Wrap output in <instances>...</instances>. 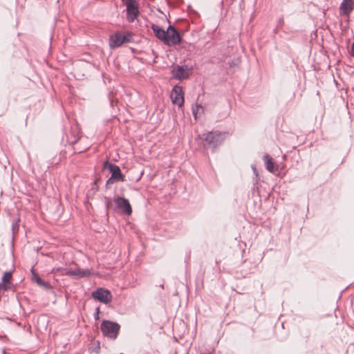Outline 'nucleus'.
I'll use <instances>...</instances> for the list:
<instances>
[{"instance_id":"4be33fe9","label":"nucleus","mask_w":354,"mask_h":354,"mask_svg":"<svg viewBox=\"0 0 354 354\" xmlns=\"http://www.w3.org/2000/svg\"><path fill=\"white\" fill-rule=\"evenodd\" d=\"M351 55L352 56H354V42L352 44V46H351Z\"/></svg>"},{"instance_id":"b1692460","label":"nucleus","mask_w":354,"mask_h":354,"mask_svg":"<svg viewBox=\"0 0 354 354\" xmlns=\"http://www.w3.org/2000/svg\"><path fill=\"white\" fill-rule=\"evenodd\" d=\"M62 270H64L62 268H57V271H58V272L62 271Z\"/></svg>"},{"instance_id":"6e6552de","label":"nucleus","mask_w":354,"mask_h":354,"mask_svg":"<svg viewBox=\"0 0 354 354\" xmlns=\"http://www.w3.org/2000/svg\"><path fill=\"white\" fill-rule=\"evenodd\" d=\"M113 201L117 207L121 209L124 214L128 216L131 214L132 209L128 199L120 196H115Z\"/></svg>"},{"instance_id":"a211bd4d","label":"nucleus","mask_w":354,"mask_h":354,"mask_svg":"<svg viewBox=\"0 0 354 354\" xmlns=\"http://www.w3.org/2000/svg\"><path fill=\"white\" fill-rule=\"evenodd\" d=\"M203 109V107H202L201 105L197 106L196 109H195V108H193V109H192V113H193V115H194L195 119H196V114H197V113H196V112H197V111H198V109Z\"/></svg>"},{"instance_id":"ddd939ff","label":"nucleus","mask_w":354,"mask_h":354,"mask_svg":"<svg viewBox=\"0 0 354 354\" xmlns=\"http://www.w3.org/2000/svg\"><path fill=\"white\" fill-rule=\"evenodd\" d=\"M151 29L153 30L156 37L165 43V40H167V32L163 30L162 28L159 27L157 25L152 24Z\"/></svg>"},{"instance_id":"9b49d317","label":"nucleus","mask_w":354,"mask_h":354,"mask_svg":"<svg viewBox=\"0 0 354 354\" xmlns=\"http://www.w3.org/2000/svg\"><path fill=\"white\" fill-rule=\"evenodd\" d=\"M354 9V0H343L339 6L341 15L348 16Z\"/></svg>"},{"instance_id":"dca6fc26","label":"nucleus","mask_w":354,"mask_h":354,"mask_svg":"<svg viewBox=\"0 0 354 354\" xmlns=\"http://www.w3.org/2000/svg\"><path fill=\"white\" fill-rule=\"evenodd\" d=\"M79 140L78 134H75L74 132H71V137H68L67 140L70 145L75 144Z\"/></svg>"},{"instance_id":"393cba45","label":"nucleus","mask_w":354,"mask_h":354,"mask_svg":"<svg viewBox=\"0 0 354 354\" xmlns=\"http://www.w3.org/2000/svg\"><path fill=\"white\" fill-rule=\"evenodd\" d=\"M283 19H280L279 23H283Z\"/></svg>"},{"instance_id":"5701e85b","label":"nucleus","mask_w":354,"mask_h":354,"mask_svg":"<svg viewBox=\"0 0 354 354\" xmlns=\"http://www.w3.org/2000/svg\"><path fill=\"white\" fill-rule=\"evenodd\" d=\"M252 168L254 172L256 173L257 172V169H256L255 166H252Z\"/></svg>"},{"instance_id":"6ab92c4d","label":"nucleus","mask_w":354,"mask_h":354,"mask_svg":"<svg viewBox=\"0 0 354 354\" xmlns=\"http://www.w3.org/2000/svg\"><path fill=\"white\" fill-rule=\"evenodd\" d=\"M117 180L115 179H113L112 177L111 176L106 182V188H108V186L110 185V184H113V183L116 182Z\"/></svg>"},{"instance_id":"bb28decb","label":"nucleus","mask_w":354,"mask_h":354,"mask_svg":"<svg viewBox=\"0 0 354 354\" xmlns=\"http://www.w3.org/2000/svg\"><path fill=\"white\" fill-rule=\"evenodd\" d=\"M97 317H98V310L96 312Z\"/></svg>"},{"instance_id":"4468645a","label":"nucleus","mask_w":354,"mask_h":354,"mask_svg":"<svg viewBox=\"0 0 354 354\" xmlns=\"http://www.w3.org/2000/svg\"><path fill=\"white\" fill-rule=\"evenodd\" d=\"M263 160L266 164V169L270 172H274L278 170V166L275 165L272 158L268 154L263 156Z\"/></svg>"},{"instance_id":"412c9836","label":"nucleus","mask_w":354,"mask_h":354,"mask_svg":"<svg viewBox=\"0 0 354 354\" xmlns=\"http://www.w3.org/2000/svg\"><path fill=\"white\" fill-rule=\"evenodd\" d=\"M19 221V219L17 220V221L15 223H13L12 224V230L14 231L15 229H18V227H19V225H18V221Z\"/></svg>"},{"instance_id":"f03ea898","label":"nucleus","mask_w":354,"mask_h":354,"mask_svg":"<svg viewBox=\"0 0 354 354\" xmlns=\"http://www.w3.org/2000/svg\"><path fill=\"white\" fill-rule=\"evenodd\" d=\"M103 335L111 339H115L118 337L120 326L109 320H104L100 326Z\"/></svg>"},{"instance_id":"f8f14e48","label":"nucleus","mask_w":354,"mask_h":354,"mask_svg":"<svg viewBox=\"0 0 354 354\" xmlns=\"http://www.w3.org/2000/svg\"><path fill=\"white\" fill-rule=\"evenodd\" d=\"M65 274L68 276L75 277L76 278H83L88 277L91 274V272L88 269H75V270H68Z\"/></svg>"},{"instance_id":"423d86ee","label":"nucleus","mask_w":354,"mask_h":354,"mask_svg":"<svg viewBox=\"0 0 354 354\" xmlns=\"http://www.w3.org/2000/svg\"><path fill=\"white\" fill-rule=\"evenodd\" d=\"M92 297L93 299L106 304L111 302L113 299L111 292L103 288H98L95 291H93Z\"/></svg>"},{"instance_id":"aec40b11","label":"nucleus","mask_w":354,"mask_h":354,"mask_svg":"<svg viewBox=\"0 0 354 354\" xmlns=\"http://www.w3.org/2000/svg\"><path fill=\"white\" fill-rule=\"evenodd\" d=\"M117 180L115 179H113L112 177L111 176L106 182V188H108V186L110 185V184H113V183L116 182Z\"/></svg>"},{"instance_id":"9d476101","label":"nucleus","mask_w":354,"mask_h":354,"mask_svg":"<svg viewBox=\"0 0 354 354\" xmlns=\"http://www.w3.org/2000/svg\"><path fill=\"white\" fill-rule=\"evenodd\" d=\"M129 38L118 32L110 36L109 46L111 48H115L120 46L124 43L129 42Z\"/></svg>"},{"instance_id":"39448f33","label":"nucleus","mask_w":354,"mask_h":354,"mask_svg":"<svg viewBox=\"0 0 354 354\" xmlns=\"http://www.w3.org/2000/svg\"><path fill=\"white\" fill-rule=\"evenodd\" d=\"M167 40H165V44L169 46L179 44L181 42V36L177 30L172 26H169L167 30Z\"/></svg>"},{"instance_id":"20e7f679","label":"nucleus","mask_w":354,"mask_h":354,"mask_svg":"<svg viewBox=\"0 0 354 354\" xmlns=\"http://www.w3.org/2000/svg\"><path fill=\"white\" fill-rule=\"evenodd\" d=\"M124 4L127 6V18L129 22L132 23L138 17L139 12V4L136 0H129Z\"/></svg>"},{"instance_id":"7ed1b4c3","label":"nucleus","mask_w":354,"mask_h":354,"mask_svg":"<svg viewBox=\"0 0 354 354\" xmlns=\"http://www.w3.org/2000/svg\"><path fill=\"white\" fill-rule=\"evenodd\" d=\"M192 67H189L187 65L174 66L171 71V78L178 80H187L190 75Z\"/></svg>"},{"instance_id":"a878e982","label":"nucleus","mask_w":354,"mask_h":354,"mask_svg":"<svg viewBox=\"0 0 354 354\" xmlns=\"http://www.w3.org/2000/svg\"><path fill=\"white\" fill-rule=\"evenodd\" d=\"M123 3H126L127 1H128L129 0H121Z\"/></svg>"},{"instance_id":"f3484780","label":"nucleus","mask_w":354,"mask_h":354,"mask_svg":"<svg viewBox=\"0 0 354 354\" xmlns=\"http://www.w3.org/2000/svg\"><path fill=\"white\" fill-rule=\"evenodd\" d=\"M35 280L39 286H44L47 288L50 287L49 283L42 280L39 276H35Z\"/></svg>"},{"instance_id":"0eeeda50","label":"nucleus","mask_w":354,"mask_h":354,"mask_svg":"<svg viewBox=\"0 0 354 354\" xmlns=\"http://www.w3.org/2000/svg\"><path fill=\"white\" fill-rule=\"evenodd\" d=\"M103 167L109 170L111 173V177L113 179H115L117 181L121 182H124L125 180V176L122 174L119 166L106 160L103 163Z\"/></svg>"},{"instance_id":"2eb2a0df","label":"nucleus","mask_w":354,"mask_h":354,"mask_svg":"<svg viewBox=\"0 0 354 354\" xmlns=\"http://www.w3.org/2000/svg\"><path fill=\"white\" fill-rule=\"evenodd\" d=\"M2 286L5 290L8 289V284L12 279V273L10 272H5L2 276Z\"/></svg>"},{"instance_id":"f257e3e1","label":"nucleus","mask_w":354,"mask_h":354,"mask_svg":"<svg viewBox=\"0 0 354 354\" xmlns=\"http://www.w3.org/2000/svg\"><path fill=\"white\" fill-rule=\"evenodd\" d=\"M225 136L226 133L225 132L209 131L198 136V137L205 141V147L211 148L213 150L221 145L225 138Z\"/></svg>"},{"instance_id":"1a4fd4ad","label":"nucleus","mask_w":354,"mask_h":354,"mask_svg":"<svg viewBox=\"0 0 354 354\" xmlns=\"http://www.w3.org/2000/svg\"><path fill=\"white\" fill-rule=\"evenodd\" d=\"M172 102L181 107L184 104V93L183 87L176 85L174 86L171 93Z\"/></svg>"}]
</instances>
